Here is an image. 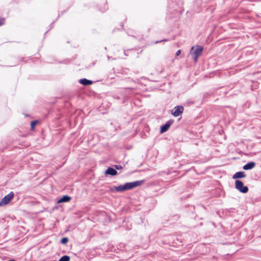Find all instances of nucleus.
Returning <instances> with one entry per match:
<instances>
[{
  "label": "nucleus",
  "instance_id": "1",
  "mask_svg": "<svg viewBox=\"0 0 261 261\" xmlns=\"http://www.w3.org/2000/svg\"><path fill=\"white\" fill-rule=\"evenodd\" d=\"M143 181L141 180L136 181L132 182H127L123 185H120L118 187H114L111 189V192H123L137 187L142 185Z\"/></svg>",
  "mask_w": 261,
  "mask_h": 261
},
{
  "label": "nucleus",
  "instance_id": "2",
  "mask_svg": "<svg viewBox=\"0 0 261 261\" xmlns=\"http://www.w3.org/2000/svg\"><path fill=\"white\" fill-rule=\"evenodd\" d=\"M203 51V47L199 45H196L192 47L190 50V54L196 62L199 56H200Z\"/></svg>",
  "mask_w": 261,
  "mask_h": 261
},
{
  "label": "nucleus",
  "instance_id": "3",
  "mask_svg": "<svg viewBox=\"0 0 261 261\" xmlns=\"http://www.w3.org/2000/svg\"><path fill=\"white\" fill-rule=\"evenodd\" d=\"M235 188L243 193H246L248 191V188L247 186H245L243 182L239 180L235 181Z\"/></svg>",
  "mask_w": 261,
  "mask_h": 261
},
{
  "label": "nucleus",
  "instance_id": "4",
  "mask_svg": "<svg viewBox=\"0 0 261 261\" xmlns=\"http://www.w3.org/2000/svg\"><path fill=\"white\" fill-rule=\"evenodd\" d=\"M14 196V194L13 192H11L8 195H6L1 201L0 206L8 204L13 198Z\"/></svg>",
  "mask_w": 261,
  "mask_h": 261
},
{
  "label": "nucleus",
  "instance_id": "5",
  "mask_svg": "<svg viewBox=\"0 0 261 261\" xmlns=\"http://www.w3.org/2000/svg\"><path fill=\"white\" fill-rule=\"evenodd\" d=\"M183 111L184 107L182 106H178L174 108V109L171 112V114L174 117H177L181 114L183 113Z\"/></svg>",
  "mask_w": 261,
  "mask_h": 261
},
{
  "label": "nucleus",
  "instance_id": "6",
  "mask_svg": "<svg viewBox=\"0 0 261 261\" xmlns=\"http://www.w3.org/2000/svg\"><path fill=\"white\" fill-rule=\"evenodd\" d=\"M246 174L244 172L240 171L236 172L232 176L233 179L241 178L246 177Z\"/></svg>",
  "mask_w": 261,
  "mask_h": 261
},
{
  "label": "nucleus",
  "instance_id": "7",
  "mask_svg": "<svg viewBox=\"0 0 261 261\" xmlns=\"http://www.w3.org/2000/svg\"><path fill=\"white\" fill-rule=\"evenodd\" d=\"M255 166V163L251 162L247 163L243 167V169L245 170L253 169Z\"/></svg>",
  "mask_w": 261,
  "mask_h": 261
},
{
  "label": "nucleus",
  "instance_id": "8",
  "mask_svg": "<svg viewBox=\"0 0 261 261\" xmlns=\"http://www.w3.org/2000/svg\"><path fill=\"white\" fill-rule=\"evenodd\" d=\"M71 199V197L68 195L63 196L58 201V203L69 202Z\"/></svg>",
  "mask_w": 261,
  "mask_h": 261
},
{
  "label": "nucleus",
  "instance_id": "9",
  "mask_svg": "<svg viewBox=\"0 0 261 261\" xmlns=\"http://www.w3.org/2000/svg\"><path fill=\"white\" fill-rule=\"evenodd\" d=\"M80 84L83 85H90L93 84V82L86 79H82L79 81Z\"/></svg>",
  "mask_w": 261,
  "mask_h": 261
},
{
  "label": "nucleus",
  "instance_id": "10",
  "mask_svg": "<svg viewBox=\"0 0 261 261\" xmlns=\"http://www.w3.org/2000/svg\"><path fill=\"white\" fill-rule=\"evenodd\" d=\"M172 122L173 121H171L170 122H169L168 123H167L165 125L162 126L161 128V132L163 133L166 132L170 127L171 123H172Z\"/></svg>",
  "mask_w": 261,
  "mask_h": 261
},
{
  "label": "nucleus",
  "instance_id": "11",
  "mask_svg": "<svg viewBox=\"0 0 261 261\" xmlns=\"http://www.w3.org/2000/svg\"><path fill=\"white\" fill-rule=\"evenodd\" d=\"M106 173L111 175H115L117 174V172L116 170L112 168H109L106 171Z\"/></svg>",
  "mask_w": 261,
  "mask_h": 261
},
{
  "label": "nucleus",
  "instance_id": "12",
  "mask_svg": "<svg viewBox=\"0 0 261 261\" xmlns=\"http://www.w3.org/2000/svg\"><path fill=\"white\" fill-rule=\"evenodd\" d=\"M70 257L67 255H64L62 256L59 261H69Z\"/></svg>",
  "mask_w": 261,
  "mask_h": 261
},
{
  "label": "nucleus",
  "instance_id": "13",
  "mask_svg": "<svg viewBox=\"0 0 261 261\" xmlns=\"http://www.w3.org/2000/svg\"><path fill=\"white\" fill-rule=\"evenodd\" d=\"M38 123L37 121H32L31 123V128L32 130H33L35 126L36 125V124Z\"/></svg>",
  "mask_w": 261,
  "mask_h": 261
},
{
  "label": "nucleus",
  "instance_id": "14",
  "mask_svg": "<svg viewBox=\"0 0 261 261\" xmlns=\"http://www.w3.org/2000/svg\"><path fill=\"white\" fill-rule=\"evenodd\" d=\"M68 242V239L67 238H63L61 240V242L62 244H66Z\"/></svg>",
  "mask_w": 261,
  "mask_h": 261
},
{
  "label": "nucleus",
  "instance_id": "15",
  "mask_svg": "<svg viewBox=\"0 0 261 261\" xmlns=\"http://www.w3.org/2000/svg\"><path fill=\"white\" fill-rule=\"evenodd\" d=\"M5 22V18L0 17V26L4 24Z\"/></svg>",
  "mask_w": 261,
  "mask_h": 261
},
{
  "label": "nucleus",
  "instance_id": "16",
  "mask_svg": "<svg viewBox=\"0 0 261 261\" xmlns=\"http://www.w3.org/2000/svg\"><path fill=\"white\" fill-rule=\"evenodd\" d=\"M180 53H181V51H180V50H178L176 51V56H179V55L180 54Z\"/></svg>",
  "mask_w": 261,
  "mask_h": 261
},
{
  "label": "nucleus",
  "instance_id": "17",
  "mask_svg": "<svg viewBox=\"0 0 261 261\" xmlns=\"http://www.w3.org/2000/svg\"><path fill=\"white\" fill-rule=\"evenodd\" d=\"M115 167L118 170L122 169V166H121L120 165H116V166H115Z\"/></svg>",
  "mask_w": 261,
  "mask_h": 261
},
{
  "label": "nucleus",
  "instance_id": "18",
  "mask_svg": "<svg viewBox=\"0 0 261 261\" xmlns=\"http://www.w3.org/2000/svg\"><path fill=\"white\" fill-rule=\"evenodd\" d=\"M9 261H15L14 260H10Z\"/></svg>",
  "mask_w": 261,
  "mask_h": 261
}]
</instances>
